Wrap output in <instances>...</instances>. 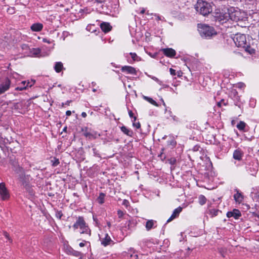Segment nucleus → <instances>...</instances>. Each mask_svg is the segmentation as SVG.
Wrapping results in <instances>:
<instances>
[{"label": "nucleus", "instance_id": "obj_1", "mask_svg": "<svg viewBox=\"0 0 259 259\" xmlns=\"http://www.w3.org/2000/svg\"><path fill=\"white\" fill-rule=\"evenodd\" d=\"M195 8L197 12L203 16L207 15L212 12L210 4L203 0H198Z\"/></svg>", "mask_w": 259, "mask_h": 259}, {"label": "nucleus", "instance_id": "obj_2", "mask_svg": "<svg viewBox=\"0 0 259 259\" xmlns=\"http://www.w3.org/2000/svg\"><path fill=\"white\" fill-rule=\"evenodd\" d=\"M73 228L74 230L79 228L81 230L80 234H85L88 236L91 235V230L87 225L82 217H78L76 218V222L73 225Z\"/></svg>", "mask_w": 259, "mask_h": 259}, {"label": "nucleus", "instance_id": "obj_3", "mask_svg": "<svg viewBox=\"0 0 259 259\" xmlns=\"http://www.w3.org/2000/svg\"><path fill=\"white\" fill-rule=\"evenodd\" d=\"M15 171L19 174V179L22 182L23 186H26L29 184L30 180V175H26L24 172V170L22 167H18L15 169Z\"/></svg>", "mask_w": 259, "mask_h": 259}, {"label": "nucleus", "instance_id": "obj_4", "mask_svg": "<svg viewBox=\"0 0 259 259\" xmlns=\"http://www.w3.org/2000/svg\"><path fill=\"white\" fill-rule=\"evenodd\" d=\"M200 33L202 36H204L206 38H210L213 35L217 34V32L213 27L206 25L202 26Z\"/></svg>", "mask_w": 259, "mask_h": 259}, {"label": "nucleus", "instance_id": "obj_5", "mask_svg": "<svg viewBox=\"0 0 259 259\" xmlns=\"http://www.w3.org/2000/svg\"><path fill=\"white\" fill-rule=\"evenodd\" d=\"M244 15V13L241 12L239 10H235L234 9H233V11L232 9L229 10V17L234 21L242 20Z\"/></svg>", "mask_w": 259, "mask_h": 259}, {"label": "nucleus", "instance_id": "obj_6", "mask_svg": "<svg viewBox=\"0 0 259 259\" xmlns=\"http://www.w3.org/2000/svg\"><path fill=\"white\" fill-rule=\"evenodd\" d=\"M233 40L238 47L243 48L247 44L246 35L243 34H236L234 37Z\"/></svg>", "mask_w": 259, "mask_h": 259}, {"label": "nucleus", "instance_id": "obj_7", "mask_svg": "<svg viewBox=\"0 0 259 259\" xmlns=\"http://www.w3.org/2000/svg\"><path fill=\"white\" fill-rule=\"evenodd\" d=\"M0 195L3 200H6L9 197V194L4 183H0Z\"/></svg>", "mask_w": 259, "mask_h": 259}, {"label": "nucleus", "instance_id": "obj_8", "mask_svg": "<svg viewBox=\"0 0 259 259\" xmlns=\"http://www.w3.org/2000/svg\"><path fill=\"white\" fill-rule=\"evenodd\" d=\"M11 81L7 78L5 81L0 84V95L8 91L10 87Z\"/></svg>", "mask_w": 259, "mask_h": 259}, {"label": "nucleus", "instance_id": "obj_9", "mask_svg": "<svg viewBox=\"0 0 259 259\" xmlns=\"http://www.w3.org/2000/svg\"><path fill=\"white\" fill-rule=\"evenodd\" d=\"M161 51L165 56L169 58L174 57L176 55L175 50L172 48L162 49Z\"/></svg>", "mask_w": 259, "mask_h": 259}, {"label": "nucleus", "instance_id": "obj_10", "mask_svg": "<svg viewBox=\"0 0 259 259\" xmlns=\"http://www.w3.org/2000/svg\"><path fill=\"white\" fill-rule=\"evenodd\" d=\"M84 132L83 135L85 137L89 138V139H96L98 136H100V135L98 134L97 132H90L88 131L87 128H85L84 130H83Z\"/></svg>", "mask_w": 259, "mask_h": 259}, {"label": "nucleus", "instance_id": "obj_11", "mask_svg": "<svg viewBox=\"0 0 259 259\" xmlns=\"http://www.w3.org/2000/svg\"><path fill=\"white\" fill-rule=\"evenodd\" d=\"M241 215L240 211L238 209H234L233 211H228L227 213L228 218L233 217L235 219H238Z\"/></svg>", "mask_w": 259, "mask_h": 259}, {"label": "nucleus", "instance_id": "obj_12", "mask_svg": "<svg viewBox=\"0 0 259 259\" xmlns=\"http://www.w3.org/2000/svg\"><path fill=\"white\" fill-rule=\"evenodd\" d=\"M243 155V152L241 149H237L234 151L233 157L235 160L240 161L242 159Z\"/></svg>", "mask_w": 259, "mask_h": 259}, {"label": "nucleus", "instance_id": "obj_13", "mask_svg": "<svg viewBox=\"0 0 259 259\" xmlns=\"http://www.w3.org/2000/svg\"><path fill=\"white\" fill-rule=\"evenodd\" d=\"M182 208L180 206L178 207L177 208L175 209L170 217L167 220V222L169 223L172 220H173L176 218L178 217L180 214V213L182 211Z\"/></svg>", "mask_w": 259, "mask_h": 259}, {"label": "nucleus", "instance_id": "obj_14", "mask_svg": "<svg viewBox=\"0 0 259 259\" xmlns=\"http://www.w3.org/2000/svg\"><path fill=\"white\" fill-rule=\"evenodd\" d=\"M100 26L102 30L105 33H107L112 29V26L108 22H102Z\"/></svg>", "mask_w": 259, "mask_h": 259}, {"label": "nucleus", "instance_id": "obj_15", "mask_svg": "<svg viewBox=\"0 0 259 259\" xmlns=\"http://www.w3.org/2000/svg\"><path fill=\"white\" fill-rule=\"evenodd\" d=\"M121 71L123 72H126L127 74H135L136 73L135 68L130 66H124L121 68Z\"/></svg>", "mask_w": 259, "mask_h": 259}, {"label": "nucleus", "instance_id": "obj_16", "mask_svg": "<svg viewBox=\"0 0 259 259\" xmlns=\"http://www.w3.org/2000/svg\"><path fill=\"white\" fill-rule=\"evenodd\" d=\"M112 242V241L110 237L108 235V234H106L105 237L103 238L101 241V243L104 246H106L108 245H110Z\"/></svg>", "mask_w": 259, "mask_h": 259}, {"label": "nucleus", "instance_id": "obj_17", "mask_svg": "<svg viewBox=\"0 0 259 259\" xmlns=\"http://www.w3.org/2000/svg\"><path fill=\"white\" fill-rule=\"evenodd\" d=\"M43 25L41 23H37L32 24L31 26V29L33 31H40L42 30Z\"/></svg>", "mask_w": 259, "mask_h": 259}, {"label": "nucleus", "instance_id": "obj_18", "mask_svg": "<svg viewBox=\"0 0 259 259\" xmlns=\"http://www.w3.org/2000/svg\"><path fill=\"white\" fill-rule=\"evenodd\" d=\"M35 81H26V86L24 87H17L15 90L17 91H23V90H26L28 87H31L32 86L33 84H34Z\"/></svg>", "mask_w": 259, "mask_h": 259}, {"label": "nucleus", "instance_id": "obj_19", "mask_svg": "<svg viewBox=\"0 0 259 259\" xmlns=\"http://www.w3.org/2000/svg\"><path fill=\"white\" fill-rule=\"evenodd\" d=\"M234 198L236 202H239V203H240L241 202H242V201L243 199V195L238 190L237 191V193L235 194H234Z\"/></svg>", "mask_w": 259, "mask_h": 259}, {"label": "nucleus", "instance_id": "obj_20", "mask_svg": "<svg viewBox=\"0 0 259 259\" xmlns=\"http://www.w3.org/2000/svg\"><path fill=\"white\" fill-rule=\"evenodd\" d=\"M243 48L245 49L246 52H248L249 54L252 55L255 53V49L251 47L249 44H247Z\"/></svg>", "mask_w": 259, "mask_h": 259}, {"label": "nucleus", "instance_id": "obj_21", "mask_svg": "<svg viewBox=\"0 0 259 259\" xmlns=\"http://www.w3.org/2000/svg\"><path fill=\"white\" fill-rule=\"evenodd\" d=\"M121 131L127 136L132 137L133 133V131L127 128H126L125 126H122L120 127Z\"/></svg>", "mask_w": 259, "mask_h": 259}, {"label": "nucleus", "instance_id": "obj_22", "mask_svg": "<svg viewBox=\"0 0 259 259\" xmlns=\"http://www.w3.org/2000/svg\"><path fill=\"white\" fill-rule=\"evenodd\" d=\"M222 211L221 210L215 209H209L208 211L209 214H210L212 218L218 215Z\"/></svg>", "mask_w": 259, "mask_h": 259}, {"label": "nucleus", "instance_id": "obj_23", "mask_svg": "<svg viewBox=\"0 0 259 259\" xmlns=\"http://www.w3.org/2000/svg\"><path fill=\"white\" fill-rule=\"evenodd\" d=\"M155 223H156V221L152 220L148 221L146 223V230L147 231L151 230L153 227Z\"/></svg>", "mask_w": 259, "mask_h": 259}, {"label": "nucleus", "instance_id": "obj_24", "mask_svg": "<svg viewBox=\"0 0 259 259\" xmlns=\"http://www.w3.org/2000/svg\"><path fill=\"white\" fill-rule=\"evenodd\" d=\"M63 67V64L61 62H58L56 63L54 69L57 72L59 73L61 71Z\"/></svg>", "mask_w": 259, "mask_h": 259}, {"label": "nucleus", "instance_id": "obj_25", "mask_svg": "<svg viewBox=\"0 0 259 259\" xmlns=\"http://www.w3.org/2000/svg\"><path fill=\"white\" fill-rule=\"evenodd\" d=\"M27 192L29 194L30 196H33L34 195V191L32 188L28 184L26 186H24Z\"/></svg>", "mask_w": 259, "mask_h": 259}, {"label": "nucleus", "instance_id": "obj_26", "mask_svg": "<svg viewBox=\"0 0 259 259\" xmlns=\"http://www.w3.org/2000/svg\"><path fill=\"white\" fill-rule=\"evenodd\" d=\"M105 197V194L103 193H100L99 196L97 199V201L100 204H102L104 202V199Z\"/></svg>", "mask_w": 259, "mask_h": 259}, {"label": "nucleus", "instance_id": "obj_27", "mask_svg": "<svg viewBox=\"0 0 259 259\" xmlns=\"http://www.w3.org/2000/svg\"><path fill=\"white\" fill-rule=\"evenodd\" d=\"M198 200H199V203L201 205H204L206 203V200H207L206 197L203 195H200L199 196Z\"/></svg>", "mask_w": 259, "mask_h": 259}, {"label": "nucleus", "instance_id": "obj_28", "mask_svg": "<svg viewBox=\"0 0 259 259\" xmlns=\"http://www.w3.org/2000/svg\"><path fill=\"white\" fill-rule=\"evenodd\" d=\"M29 50L30 54L34 56H36L40 53V50L38 48H32Z\"/></svg>", "mask_w": 259, "mask_h": 259}, {"label": "nucleus", "instance_id": "obj_29", "mask_svg": "<svg viewBox=\"0 0 259 259\" xmlns=\"http://www.w3.org/2000/svg\"><path fill=\"white\" fill-rule=\"evenodd\" d=\"M246 123L244 121H240L237 125V127L240 131H243L245 127Z\"/></svg>", "mask_w": 259, "mask_h": 259}, {"label": "nucleus", "instance_id": "obj_30", "mask_svg": "<svg viewBox=\"0 0 259 259\" xmlns=\"http://www.w3.org/2000/svg\"><path fill=\"white\" fill-rule=\"evenodd\" d=\"M51 162H52V165L54 167L57 166L60 163L59 159L55 157L51 160Z\"/></svg>", "mask_w": 259, "mask_h": 259}, {"label": "nucleus", "instance_id": "obj_31", "mask_svg": "<svg viewBox=\"0 0 259 259\" xmlns=\"http://www.w3.org/2000/svg\"><path fill=\"white\" fill-rule=\"evenodd\" d=\"M148 101L149 103H150L151 104L155 106H158V104H157V103L154 100H153L152 98H150L149 99H148V100L147 101Z\"/></svg>", "mask_w": 259, "mask_h": 259}, {"label": "nucleus", "instance_id": "obj_32", "mask_svg": "<svg viewBox=\"0 0 259 259\" xmlns=\"http://www.w3.org/2000/svg\"><path fill=\"white\" fill-rule=\"evenodd\" d=\"M62 215L63 213L61 211H57L56 212V217L59 219H61Z\"/></svg>", "mask_w": 259, "mask_h": 259}, {"label": "nucleus", "instance_id": "obj_33", "mask_svg": "<svg viewBox=\"0 0 259 259\" xmlns=\"http://www.w3.org/2000/svg\"><path fill=\"white\" fill-rule=\"evenodd\" d=\"M130 55L131 56V57L132 58L133 60L134 61L137 60V59L138 58V56L137 54L135 53H131Z\"/></svg>", "mask_w": 259, "mask_h": 259}, {"label": "nucleus", "instance_id": "obj_34", "mask_svg": "<svg viewBox=\"0 0 259 259\" xmlns=\"http://www.w3.org/2000/svg\"><path fill=\"white\" fill-rule=\"evenodd\" d=\"M128 114L130 117L134 118V121H135L137 119V118L136 116H134V113H133L132 111L129 110L128 111Z\"/></svg>", "mask_w": 259, "mask_h": 259}, {"label": "nucleus", "instance_id": "obj_35", "mask_svg": "<svg viewBox=\"0 0 259 259\" xmlns=\"http://www.w3.org/2000/svg\"><path fill=\"white\" fill-rule=\"evenodd\" d=\"M226 251L225 249L220 248L219 249V252L222 255V256L225 257V254Z\"/></svg>", "mask_w": 259, "mask_h": 259}, {"label": "nucleus", "instance_id": "obj_36", "mask_svg": "<svg viewBox=\"0 0 259 259\" xmlns=\"http://www.w3.org/2000/svg\"><path fill=\"white\" fill-rule=\"evenodd\" d=\"M135 121H134L133 122V126H135L137 128H139L141 127V124L139 122H135Z\"/></svg>", "mask_w": 259, "mask_h": 259}, {"label": "nucleus", "instance_id": "obj_37", "mask_svg": "<svg viewBox=\"0 0 259 259\" xmlns=\"http://www.w3.org/2000/svg\"><path fill=\"white\" fill-rule=\"evenodd\" d=\"M117 214H118V217L120 218H122L124 214L123 211H122L121 210H118Z\"/></svg>", "mask_w": 259, "mask_h": 259}, {"label": "nucleus", "instance_id": "obj_38", "mask_svg": "<svg viewBox=\"0 0 259 259\" xmlns=\"http://www.w3.org/2000/svg\"><path fill=\"white\" fill-rule=\"evenodd\" d=\"M169 71L171 75H176V70L173 69L172 68H170Z\"/></svg>", "mask_w": 259, "mask_h": 259}, {"label": "nucleus", "instance_id": "obj_39", "mask_svg": "<svg viewBox=\"0 0 259 259\" xmlns=\"http://www.w3.org/2000/svg\"><path fill=\"white\" fill-rule=\"evenodd\" d=\"M4 235L7 239L11 241V242L12 241L11 239L9 237V234L7 232H4Z\"/></svg>", "mask_w": 259, "mask_h": 259}, {"label": "nucleus", "instance_id": "obj_40", "mask_svg": "<svg viewBox=\"0 0 259 259\" xmlns=\"http://www.w3.org/2000/svg\"><path fill=\"white\" fill-rule=\"evenodd\" d=\"M26 81H22L20 84H19V85L18 87H24V86H26Z\"/></svg>", "mask_w": 259, "mask_h": 259}, {"label": "nucleus", "instance_id": "obj_41", "mask_svg": "<svg viewBox=\"0 0 259 259\" xmlns=\"http://www.w3.org/2000/svg\"><path fill=\"white\" fill-rule=\"evenodd\" d=\"M22 49L23 50H27L28 49V46L27 45L23 44L22 45Z\"/></svg>", "mask_w": 259, "mask_h": 259}, {"label": "nucleus", "instance_id": "obj_42", "mask_svg": "<svg viewBox=\"0 0 259 259\" xmlns=\"http://www.w3.org/2000/svg\"><path fill=\"white\" fill-rule=\"evenodd\" d=\"M159 157H160V158L163 160V159H165V155L163 156V153H161L159 155H158Z\"/></svg>", "mask_w": 259, "mask_h": 259}, {"label": "nucleus", "instance_id": "obj_43", "mask_svg": "<svg viewBox=\"0 0 259 259\" xmlns=\"http://www.w3.org/2000/svg\"><path fill=\"white\" fill-rule=\"evenodd\" d=\"M71 114V112L69 110H68L66 112V115L68 116H70Z\"/></svg>", "mask_w": 259, "mask_h": 259}, {"label": "nucleus", "instance_id": "obj_44", "mask_svg": "<svg viewBox=\"0 0 259 259\" xmlns=\"http://www.w3.org/2000/svg\"><path fill=\"white\" fill-rule=\"evenodd\" d=\"M98 3H103L105 2V0H95Z\"/></svg>", "mask_w": 259, "mask_h": 259}, {"label": "nucleus", "instance_id": "obj_45", "mask_svg": "<svg viewBox=\"0 0 259 259\" xmlns=\"http://www.w3.org/2000/svg\"><path fill=\"white\" fill-rule=\"evenodd\" d=\"M87 113H86L85 112H82V113H81V116H82L83 117H84V118L86 117H87Z\"/></svg>", "mask_w": 259, "mask_h": 259}, {"label": "nucleus", "instance_id": "obj_46", "mask_svg": "<svg viewBox=\"0 0 259 259\" xmlns=\"http://www.w3.org/2000/svg\"><path fill=\"white\" fill-rule=\"evenodd\" d=\"M155 16L156 17V20L157 21L161 20V17L159 16L155 15Z\"/></svg>", "mask_w": 259, "mask_h": 259}, {"label": "nucleus", "instance_id": "obj_47", "mask_svg": "<svg viewBox=\"0 0 259 259\" xmlns=\"http://www.w3.org/2000/svg\"><path fill=\"white\" fill-rule=\"evenodd\" d=\"M79 245L80 247H82L84 246L85 244L83 242H81L79 243Z\"/></svg>", "mask_w": 259, "mask_h": 259}, {"label": "nucleus", "instance_id": "obj_48", "mask_svg": "<svg viewBox=\"0 0 259 259\" xmlns=\"http://www.w3.org/2000/svg\"><path fill=\"white\" fill-rule=\"evenodd\" d=\"M224 100H222L221 102H219L218 103L217 105L219 107H221V104H222V102H223Z\"/></svg>", "mask_w": 259, "mask_h": 259}, {"label": "nucleus", "instance_id": "obj_49", "mask_svg": "<svg viewBox=\"0 0 259 259\" xmlns=\"http://www.w3.org/2000/svg\"><path fill=\"white\" fill-rule=\"evenodd\" d=\"M145 10L144 9H143L141 11L140 13L143 14H144V13H145Z\"/></svg>", "mask_w": 259, "mask_h": 259}, {"label": "nucleus", "instance_id": "obj_50", "mask_svg": "<svg viewBox=\"0 0 259 259\" xmlns=\"http://www.w3.org/2000/svg\"><path fill=\"white\" fill-rule=\"evenodd\" d=\"M107 226H108V227L109 228H110V227H111V223H110L109 222H108L107 223Z\"/></svg>", "mask_w": 259, "mask_h": 259}, {"label": "nucleus", "instance_id": "obj_51", "mask_svg": "<svg viewBox=\"0 0 259 259\" xmlns=\"http://www.w3.org/2000/svg\"><path fill=\"white\" fill-rule=\"evenodd\" d=\"M74 254L76 256H78L80 254V253L78 251H76Z\"/></svg>", "mask_w": 259, "mask_h": 259}, {"label": "nucleus", "instance_id": "obj_52", "mask_svg": "<svg viewBox=\"0 0 259 259\" xmlns=\"http://www.w3.org/2000/svg\"><path fill=\"white\" fill-rule=\"evenodd\" d=\"M71 102V100H70V101H67L66 102V103H65V104H66V105H69V104H70V103Z\"/></svg>", "mask_w": 259, "mask_h": 259}, {"label": "nucleus", "instance_id": "obj_53", "mask_svg": "<svg viewBox=\"0 0 259 259\" xmlns=\"http://www.w3.org/2000/svg\"><path fill=\"white\" fill-rule=\"evenodd\" d=\"M149 98H150V97H146V96H144V99H145L147 101H148V99H149Z\"/></svg>", "mask_w": 259, "mask_h": 259}, {"label": "nucleus", "instance_id": "obj_54", "mask_svg": "<svg viewBox=\"0 0 259 259\" xmlns=\"http://www.w3.org/2000/svg\"><path fill=\"white\" fill-rule=\"evenodd\" d=\"M175 161H176V160H175V159H174L172 161V160H171V161H170V163H171V164H174V163H175Z\"/></svg>", "mask_w": 259, "mask_h": 259}, {"label": "nucleus", "instance_id": "obj_55", "mask_svg": "<svg viewBox=\"0 0 259 259\" xmlns=\"http://www.w3.org/2000/svg\"><path fill=\"white\" fill-rule=\"evenodd\" d=\"M153 79H154L155 80L157 81H159V80L158 79V78H156V77H154V78H153Z\"/></svg>", "mask_w": 259, "mask_h": 259}, {"label": "nucleus", "instance_id": "obj_56", "mask_svg": "<svg viewBox=\"0 0 259 259\" xmlns=\"http://www.w3.org/2000/svg\"><path fill=\"white\" fill-rule=\"evenodd\" d=\"M18 105H19V103H17V104L15 105V108L18 107Z\"/></svg>", "mask_w": 259, "mask_h": 259}, {"label": "nucleus", "instance_id": "obj_57", "mask_svg": "<svg viewBox=\"0 0 259 259\" xmlns=\"http://www.w3.org/2000/svg\"><path fill=\"white\" fill-rule=\"evenodd\" d=\"M93 91L94 92H96V89H94L93 90Z\"/></svg>", "mask_w": 259, "mask_h": 259}, {"label": "nucleus", "instance_id": "obj_58", "mask_svg": "<svg viewBox=\"0 0 259 259\" xmlns=\"http://www.w3.org/2000/svg\"><path fill=\"white\" fill-rule=\"evenodd\" d=\"M66 129H67V127H65V128H64L63 131H65L66 130Z\"/></svg>", "mask_w": 259, "mask_h": 259}, {"label": "nucleus", "instance_id": "obj_59", "mask_svg": "<svg viewBox=\"0 0 259 259\" xmlns=\"http://www.w3.org/2000/svg\"><path fill=\"white\" fill-rule=\"evenodd\" d=\"M130 222H128V226H129V225H130Z\"/></svg>", "mask_w": 259, "mask_h": 259}]
</instances>
